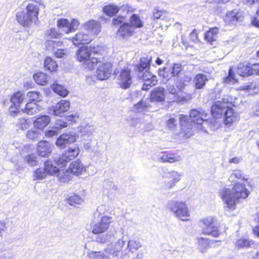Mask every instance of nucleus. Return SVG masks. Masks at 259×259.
Returning <instances> with one entry per match:
<instances>
[{
	"mask_svg": "<svg viewBox=\"0 0 259 259\" xmlns=\"http://www.w3.org/2000/svg\"><path fill=\"white\" fill-rule=\"evenodd\" d=\"M222 101H217L211 107L212 115L215 118L221 117L228 107V101L226 99H222Z\"/></svg>",
	"mask_w": 259,
	"mask_h": 259,
	"instance_id": "obj_14",
	"label": "nucleus"
},
{
	"mask_svg": "<svg viewBox=\"0 0 259 259\" xmlns=\"http://www.w3.org/2000/svg\"><path fill=\"white\" fill-rule=\"evenodd\" d=\"M76 135L74 132H70L61 135L56 141V145L61 148H64L67 144L74 142L76 141Z\"/></svg>",
	"mask_w": 259,
	"mask_h": 259,
	"instance_id": "obj_15",
	"label": "nucleus"
},
{
	"mask_svg": "<svg viewBox=\"0 0 259 259\" xmlns=\"http://www.w3.org/2000/svg\"><path fill=\"white\" fill-rule=\"evenodd\" d=\"M152 57L151 56H146L141 58L140 63L136 66V71L138 72V76L140 79H143L144 81L147 80L153 81L155 79L157 82V77L152 75L148 70L150 62L152 61Z\"/></svg>",
	"mask_w": 259,
	"mask_h": 259,
	"instance_id": "obj_7",
	"label": "nucleus"
},
{
	"mask_svg": "<svg viewBox=\"0 0 259 259\" xmlns=\"http://www.w3.org/2000/svg\"><path fill=\"white\" fill-rule=\"evenodd\" d=\"M159 76L162 77L163 81L168 80L173 76L170 68L164 67L159 68L158 71Z\"/></svg>",
	"mask_w": 259,
	"mask_h": 259,
	"instance_id": "obj_37",
	"label": "nucleus"
},
{
	"mask_svg": "<svg viewBox=\"0 0 259 259\" xmlns=\"http://www.w3.org/2000/svg\"><path fill=\"white\" fill-rule=\"evenodd\" d=\"M45 35L47 39H48L46 44L47 46L49 48L51 46H52L53 48H55L56 46H59L60 44V41H55L52 40H49V38H58L60 36L61 33L57 31L55 28H51L47 30L45 32ZM50 49V48H49Z\"/></svg>",
	"mask_w": 259,
	"mask_h": 259,
	"instance_id": "obj_19",
	"label": "nucleus"
},
{
	"mask_svg": "<svg viewBox=\"0 0 259 259\" xmlns=\"http://www.w3.org/2000/svg\"><path fill=\"white\" fill-rule=\"evenodd\" d=\"M167 14V13L165 10L163 9L160 10L158 8H155L153 11V16L155 19H163Z\"/></svg>",
	"mask_w": 259,
	"mask_h": 259,
	"instance_id": "obj_51",
	"label": "nucleus"
},
{
	"mask_svg": "<svg viewBox=\"0 0 259 259\" xmlns=\"http://www.w3.org/2000/svg\"><path fill=\"white\" fill-rule=\"evenodd\" d=\"M192 78L189 75L178 76L175 80V84L177 88L182 91L191 81Z\"/></svg>",
	"mask_w": 259,
	"mask_h": 259,
	"instance_id": "obj_29",
	"label": "nucleus"
},
{
	"mask_svg": "<svg viewBox=\"0 0 259 259\" xmlns=\"http://www.w3.org/2000/svg\"><path fill=\"white\" fill-rule=\"evenodd\" d=\"M25 95L22 92L19 91L14 93L11 97L10 101L13 104V105H17L19 106L24 100Z\"/></svg>",
	"mask_w": 259,
	"mask_h": 259,
	"instance_id": "obj_38",
	"label": "nucleus"
},
{
	"mask_svg": "<svg viewBox=\"0 0 259 259\" xmlns=\"http://www.w3.org/2000/svg\"><path fill=\"white\" fill-rule=\"evenodd\" d=\"M70 102L66 100H62L52 107L51 110L55 115L61 116L65 112L70 108Z\"/></svg>",
	"mask_w": 259,
	"mask_h": 259,
	"instance_id": "obj_17",
	"label": "nucleus"
},
{
	"mask_svg": "<svg viewBox=\"0 0 259 259\" xmlns=\"http://www.w3.org/2000/svg\"><path fill=\"white\" fill-rule=\"evenodd\" d=\"M71 172L76 175H79L86 171V167L79 160L73 161L69 165Z\"/></svg>",
	"mask_w": 259,
	"mask_h": 259,
	"instance_id": "obj_27",
	"label": "nucleus"
},
{
	"mask_svg": "<svg viewBox=\"0 0 259 259\" xmlns=\"http://www.w3.org/2000/svg\"><path fill=\"white\" fill-rule=\"evenodd\" d=\"M79 25V22L78 20L73 19L71 22H69V28H67V32H72L76 30Z\"/></svg>",
	"mask_w": 259,
	"mask_h": 259,
	"instance_id": "obj_59",
	"label": "nucleus"
},
{
	"mask_svg": "<svg viewBox=\"0 0 259 259\" xmlns=\"http://www.w3.org/2000/svg\"><path fill=\"white\" fill-rule=\"evenodd\" d=\"M17 125L19 128L22 130H26L28 128L29 123L26 119L21 118L19 119Z\"/></svg>",
	"mask_w": 259,
	"mask_h": 259,
	"instance_id": "obj_61",
	"label": "nucleus"
},
{
	"mask_svg": "<svg viewBox=\"0 0 259 259\" xmlns=\"http://www.w3.org/2000/svg\"><path fill=\"white\" fill-rule=\"evenodd\" d=\"M98 235L97 236L96 238V241L105 243L107 242L110 241L112 240V238L114 237V234L112 233H107L106 234H98Z\"/></svg>",
	"mask_w": 259,
	"mask_h": 259,
	"instance_id": "obj_41",
	"label": "nucleus"
},
{
	"mask_svg": "<svg viewBox=\"0 0 259 259\" xmlns=\"http://www.w3.org/2000/svg\"><path fill=\"white\" fill-rule=\"evenodd\" d=\"M191 99V96L190 95H187L186 96H180L178 94L172 98L171 101L178 103L187 102Z\"/></svg>",
	"mask_w": 259,
	"mask_h": 259,
	"instance_id": "obj_54",
	"label": "nucleus"
},
{
	"mask_svg": "<svg viewBox=\"0 0 259 259\" xmlns=\"http://www.w3.org/2000/svg\"><path fill=\"white\" fill-rule=\"evenodd\" d=\"M237 73L241 76L252 75L251 65L248 62L240 63L237 69Z\"/></svg>",
	"mask_w": 259,
	"mask_h": 259,
	"instance_id": "obj_28",
	"label": "nucleus"
},
{
	"mask_svg": "<svg viewBox=\"0 0 259 259\" xmlns=\"http://www.w3.org/2000/svg\"><path fill=\"white\" fill-rule=\"evenodd\" d=\"M44 67L50 71H55L58 65L56 62L50 57H47L44 61Z\"/></svg>",
	"mask_w": 259,
	"mask_h": 259,
	"instance_id": "obj_44",
	"label": "nucleus"
},
{
	"mask_svg": "<svg viewBox=\"0 0 259 259\" xmlns=\"http://www.w3.org/2000/svg\"><path fill=\"white\" fill-rule=\"evenodd\" d=\"M191 122L188 121L187 116L180 115V124L184 136L189 138L194 134L195 131L202 130V123L207 120V113L202 109H193L190 112Z\"/></svg>",
	"mask_w": 259,
	"mask_h": 259,
	"instance_id": "obj_1",
	"label": "nucleus"
},
{
	"mask_svg": "<svg viewBox=\"0 0 259 259\" xmlns=\"http://www.w3.org/2000/svg\"><path fill=\"white\" fill-rule=\"evenodd\" d=\"M157 82H156L155 79L153 80V81L147 80L144 81V83L142 87V90H148L152 86H154L156 84Z\"/></svg>",
	"mask_w": 259,
	"mask_h": 259,
	"instance_id": "obj_63",
	"label": "nucleus"
},
{
	"mask_svg": "<svg viewBox=\"0 0 259 259\" xmlns=\"http://www.w3.org/2000/svg\"><path fill=\"white\" fill-rule=\"evenodd\" d=\"M50 122V117L48 115H42L34 121V125L38 129L42 130L46 127Z\"/></svg>",
	"mask_w": 259,
	"mask_h": 259,
	"instance_id": "obj_32",
	"label": "nucleus"
},
{
	"mask_svg": "<svg viewBox=\"0 0 259 259\" xmlns=\"http://www.w3.org/2000/svg\"><path fill=\"white\" fill-rule=\"evenodd\" d=\"M37 150L40 156H48L51 152V144L46 141H41L37 144Z\"/></svg>",
	"mask_w": 259,
	"mask_h": 259,
	"instance_id": "obj_23",
	"label": "nucleus"
},
{
	"mask_svg": "<svg viewBox=\"0 0 259 259\" xmlns=\"http://www.w3.org/2000/svg\"><path fill=\"white\" fill-rule=\"evenodd\" d=\"M118 84L123 89L130 88L132 83L131 71L127 68L121 69L117 76Z\"/></svg>",
	"mask_w": 259,
	"mask_h": 259,
	"instance_id": "obj_10",
	"label": "nucleus"
},
{
	"mask_svg": "<svg viewBox=\"0 0 259 259\" xmlns=\"http://www.w3.org/2000/svg\"><path fill=\"white\" fill-rule=\"evenodd\" d=\"M235 178L243 181H247L248 178L247 176L245 175L244 173L239 169H235L233 171V173L230 175L229 178L230 181H233Z\"/></svg>",
	"mask_w": 259,
	"mask_h": 259,
	"instance_id": "obj_40",
	"label": "nucleus"
},
{
	"mask_svg": "<svg viewBox=\"0 0 259 259\" xmlns=\"http://www.w3.org/2000/svg\"><path fill=\"white\" fill-rule=\"evenodd\" d=\"M249 241L245 239H240L237 241L236 246L239 248L247 247L249 246Z\"/></svg>",
	"mask_w": 259,
	"mask_h": 259,
	"instance_id": "obj_62",
	"label": "nucleus"
},
{
	"mask_svg": "<svg viewBox=\"0 0 259 259\" xmlns=\"http://www.w3.org/2000/svg\"><path fill=\"white\" fill-rule=\"evenodd\" d=\"M165 97V90L163 88L161 87L156 88L151 92L150 94V99L152 102H163Z\"/></svg>",
	"mask_w": 259,
	"mask_h": 259,
	"instance_id": "obj_22",
	"label": "nucleus"
},
{
	"mask_svg": "<svg viewBox=\"0 0 259 259\" xmlns=\"http://www.w3.org/2000/svg\"><path fill=\"white\" fill-rule=\"evenodd\" d=\"M98 64L96 71V76L101 80L108 78L111 73V64L109 62L102 63L98 61L96 64Z\"/></svg>",
	"mask_w": 259,
	"mask_h": 259,
	"instance_id": "obj_12",
	"label": "nucleus"
},
{
	"mask_svg": "<svg viewBox=\"0 0 259 259\" xmlns=\"http://www.w3.org/2000/svg\"><path fill=\"white\" fill-rule=\"evenodd\" d=\"M166 127L169 130H175L177 127V119L173 117L170 118L166 122Z\"/></svg>",
	"mask_w": 259,
	"mask_h": 259,
	"instance_id": "obj_56",
	"label": "nucleus"
},
{
	"mask_svg": "<svg viewBox=\"0 0 259 259\" xmlns=\"http://www.w3.org/2000/svg\"><path fill=\"white\" fill-rule=\"evenodd\" d=\"M219 32V28L217 27L211 28L205 34V39L208 42L211 43L215 41L218 36Z\"/></svg>",
	"mask_w": 259,
	"mask_h": 259,
	"instance_id": "obj_34",
	"label": "nucleus"
},
{
	"mask_svg": "<svg viewBox=\"0 0 259 259\" xmlns=\"http://www.w3.org/2000/svg\"><path fill=\"white\" fill-rule=\"evenodd\" d=\"M39 11L38 6L32 3L29 4L26 8L25 11L18 12L17 14V20L22 26L30 27L37 21Z\"/></svg>",
	"mask_w": 259,
	"mask_h": 259,
	"instance_id": "obj_4",
	"label": "nucleus"
},
{
	"mask_svg": "<svg viewBox=\"0 0 259 259\" xmlns=\"http://www.w3.org/2000/svg\"><path fill=\"white\" fill-rule=\"evenodd\" d=\"M82 202L83 199L76 195L70 196L67 200V203L72 206L76 204H80Z\"/></svg>",
	"mask_w": 259,
	"mask_h": 259,
	"instance_id": "obj_55",
	"label": "nucleus"
},
{
	"mask_svg": "<svg viewBox=\"0 0 259 259\" xmlns=\"http://www.w3.org/2000/svg\"><path fill=\"white\" fill-rule=\"evenodd\" d=\"M57 26L61 29L62 31L65 33H68L70 32H67V28H69V22L66 19H61L58 20L57 21Z\"/></svg>",
	"mask_w": 259,
	"mask_h": 259,
	"instance_id": "obj_48",
	"label": "nucleus"
},
{
	"mask_svg": "<svg viewBox=\"0 0 259 259\" xmlns=\"http://www.w3.org/2000/svg\"><path fill=\"white\" fill-rule=\"evenodd\" d=\"M47 176V172L45 168H39L34 171L33 179L34 180H41Z\"/></svg>",
	"mask_w": 259,
	"mask_h": 259,
	"instance_id": "obj_47",
	"label": "nucleus"
},
{
	"mask_svg": "<svg viewBox=\"0 0 259 259\" xmlns=\"http://www.w3.org/2000/svg\"><path fill=\"white\" fill-rule=\"evenodd\" d=\"M67 122L64 121L62 119H57L55 121L54 128L57 130H61L64 127H67Z\"/></svg>",
	"mask_w": 259,
	"mask_h": 259,
	"instance_id": "obj_60",
	"label": "nucleus"
},
{
	"mask_svg": "<svg viewBox=\"0 0 259 259\" xmlns=\"http://www.w3.org/2000/svg\"><path fill=\"white\" fill-rule=\"evenodd\" d=\"M149 107V105L146 101L141 100L135 106V110L137 112H144Z\"/></svg>",
	"mask_w": 259,
	"mask_h": 259,
	"instance_id": "obj_49",
	"label": "nucleus"
},
{
	"mask_svg": "<svg viewBox=\"0 0 259 259\" xmlns=\"http://www.w3.org/2000/svg\"><path fill=\"white\" fill-rule=\"evenodd\" d=\"M134 32V28L128 23H123L119 28L117 36L122 39H127Z\"/></svg>",
	"mask_w": 259,
	"mask_h": 259,
	"instance_id": "obj_16",
	"label": "nucleus"
},
{
	"mask_svg": "<svg viewBox=\"0 0 259 259\" xmlns=\"http://www.w3.org/2000/svg\"><path fill=\"white\" fill-rule=\"evenodd\" d=\"M98 142L96 140L90 139L85 141L84 143V147L88 152L93 151L97 145Z\"/></svg>",
	"mask_w": 259,
	"mask_h": 259,
	"instance_id": "obj_52",
	"label": "nucleus"
},
{
	"mask_svg": "<svg viewBox=\"0 0 259 259\" xmlns=\"http://www.w3.org/2000/svg\"><path fill=\"white\" fill-rule=\"evenodd\" d=\"M209 247V241L207 239L199 238L198 239V248L202 252L206 251Z\"/></svg>",
	"mask_w": 259,
	"mask_h": 259,
	"instance_id": "obj_46",
	"label": "nucleus"
},
{
	"mask_svg": "<svg viewBox=\"0 0 259 259\" xmlns=\"http://www.w3.org/2000/svg\"><path fill=\"white\" fill-rule=\"evenodd\" d=\"M107 207L103 205L99 206L94 212V219L98 221L92 226V232L94 234H101L106 232L112 222V217L108 215Z\"/></svg>",
	"mask_w": 259,
	"mask_h": 259,
	"instance_id": "obj_3",
	"label": "nucleus"
},
{
	"mask_svg": "<svg viewBox=\"0 0 259 259\" xmlns=\"http://www.w3.org/2000/svg\"><path fill=\"white\" fill-rule=\"evenodd\" d=\"M112 249L108 247L103 250L95 251H90L87 253V256L91 259H110Z\"/></svg>",
	"mask_w": 259,
	"mask_h": 259,
	"instance_id": "obj_18",
	"label": "nucleus"
},
{
	"mask_svg": "<svg viewBox=\"0 0 259 259\" xmlns=\"http://www.w3.org/2000/svg\"><path fill=\"white\" fill-rule=\"evenodd\" d=\"M224 123L225 124H230L238 120L239 116L237 113L228 106L224 113Z\"/></svg>",
	"mask_w": 259,
	"mask_h": 259,
	"instance_id": "obj_21",
	"label": "nucleus"
},
{
	"mask_svg": "<svg viewBox=\"0 0 259 259\" xmlns=\"http://www.w3.org/2000/svg\"><path fill=\"white\" fill-rule=\"evenodd\" d=\"M92 39L93 38L82 29L81 31L77 33L72 38V41L74 45L77 46L79 44H88Z\"/></svg>",
	"mask_w": 259,
	"mask_h": 259,
	"instance_id": "obj_20",
	"label": "nucleus"
},
{
	"mask_svg": "<svg viewBox=\"0 0 259 259\" xmlns=\"http://www.w3.org/2000/svg\"><path fill=\"white\" fill-rule=\"evenodd\" d=\"M159 159L162 162L174 163L181 161L182 157L180 155H175L174 154L163 153L160 156Z\"/></svg>",
	"mask_w": 259,
	"mask_h": 259,
	"instance_id": "obj_33",
	"label": "nucleus"
},
{
	"mask_svg": "<svg viewBox=\"0 0 259 259\" xmlns=\"http://www.w3.org/2000/svg\"><path fill=\"white\" fill-rule=\"evenodd\" d=\"M174 76L178 75L183 69L182 64L181 63H174L170 68Z\"/></svg>",
	"mask_w": 259,
	"mask_h": 259,
	"instance_id": "obj_57",
	"label": "nucleus"
},
{
	"mask_svg": "<svg viewBox=\"0 0 259 259\" xmlns=\"http://www.w3.org/2000/svg\"><path fill=\"white\" fill-rule=\"evenodd\" d=\"M58 174V179L61 182L66 183L68 182L70 179V174L67 171H66L65 172H63L61 173L59 171Z\"/></svg>",
	"mask_w": 259,
	"mask_h": 259,
	"instance_id": "obj_58",
	"label": "nucleus"
},
{
	"mask_svg": "<svg viewBox=\"0 0 259 259\" xmlns=\"http://www.w3.org/2000/svg\"><path fill=\"white\" fill-rule=\"evenodd\" d=\"M44 168L45 171L48 174L51 175H55L59 172V168L52 164V162L50 161H47L45 163Z\"/></svg>",
	"mask_w": 259,
	"mask_h": 259,
	"instance_id": "obj_39",
	"label": "nucleus"
},
{
	"mask_svg": "<svg viewBox=\"0 0 259 259\" xmlns=\"http://www.w3.org/2000/svg\"><path fill=\"white\" fill-rule=\"evenodd\" d=\"M242 17L241 12H239L238 10H234L227 14L225 20L227 22L235 23L237 21H242Z\"/></svg>",
	"mask_w": 259,
	"mask_h": 259,
	"instance_id": "obj_25",
	"label": "nucleus"
},
{
	"mask_svg": "<svg viewBox=\"0 0 259 259\" xmlns=\"http://www.w3.org/2000/svg\"><path fill=\"white\" fill-rule=\"evenodd\" d=\"M126 241L124 237H122L121 238L119 239L114 245H111L110 247L112 249L111 254L113 256L117 255V253L120 251H122V253H124V249H125V246L126 244Z\"/></svg>",
	"mask_w": 259,
	"mask_h": 259,
	"instance_id": "obj_26",
	"label": "nucleus"
},
{
	"mask_svg": "<svg viewBox=\"0 0 259 259\" xmlns=\"http://www.w3.org/2000/svg\"><path fill=\"white\" fill-rule=\"evenodd\" d=\"M183 173L175 170L165 172L162 176V187L164 189H172L182 179Z\"/></svg>",
	"mask_w": 259,
	"mask_h": 259,
	"instance_id": "obj_9",
	"label": "nucleus"
},
{
	"mask_svg": "<svg viewBox=\"0 0 259 259\" xmlns=\"http://www.w3.org/2000/svg\"><path fill=\"white\" fill-rule=\"evenodd\" d=\"M142 246L141 242L137 239H130L126 243L124 249V254L131 252L134 253Z\"/></svg>",
	"mask_w": 259,
	"mask_h": 259,
	"instance_id": "obj_24",
	"label": "nucleus"
},
{
	"mask_svg": "<svg viewBox=\"0 0 259 259\" xmlns=\"http://www.w3.org/2000/svg\"><path fill=\"white\" fill-rule=\"evenodd\" d=\"M27 97L29 99L30 102H39L41 101L42 95L37 91H31L27 93Z\"/></svg>",
	"mask_w": 259,
	"mask_h": 259,
	"instance_id": "obj_45",
	"label": "nucleus"
},
{
	"mask_svg": "<svg viewBox=\"0 0 259 259\" xmlns=\"http://www.w3.org/2000/svg\"><path fill=\"white\" fill-rule=\"evenodd\" d=\"M96 53L97 51L95 47L82 46L77 50L76 55L78 61L82 62L85 67L91 70L98 62V59L92 56L93 54Z\"/></svg>",
	"mask_w": 259,
	"mask_h": 259,
	"instance_id": "obj_6",
	"label": "nucleus"
},
{
	"mask_svg": "<svg viewBox=\"0 0 259 259\" xmlns=\"http://www.w3.org/2000/svg\"><path fill=\"white\" fill-rule=\"evenodd\" d=\"M223 81L226 84H234L237 82V79L235 76V74L232 72V67H230L229 71V74L227 77L224 78Z\"/></svg>",
	"mask_w": 259,
	"mask_h": 259,
	"instance_id": "obj_53",
	"label": "nucleus"
},
{
	"mask_svg": "<svg viewBox=\"0 0 259 259\" xmlns=\"http://www.w3.org/2000/svg\"><path fill=\"white\" fill-rule=\"evenodd\" d=\"M40 110L41 107L39 106L35 102H29L26 104L23 111L29 115H34L38 113Z\"/></svg>",
	"mask_w": 259,
	"mask_h": 259,
	"instance_id": "obj_30",
	"label": "nucleus"
},
{
	"mask_svg": "<svg viewBox=\"0 0 259 259\" xmlns=\"http://www.w3.org/2000/svg\"><path fill=\"white\" fill-rule=\"evenodd\" d=\"M167 209L172 212L174 216L184 222L188 221L190 213L188 205L185 201L170 200L166 204Z\"/></svg>",
	"mask_w": 259,
	"mask_h": 259,
	"instance_id": "obj_5",
	"label": "nucleus"
},
{
	"mask_svg": "<svg viewBox=\"0 0 259 259\" xmlns=\"http://www.w3.org/2000/svg\"><path fill=\"white\" fill-rule=\"evenodd\" d=\"M252 75H259V63L251 65Z\"/></svg>",
	"mask_w": 259,
	"mask_h": 259,
	"instance_id": "obj_64",
	"label": "nucleus"
},
{
	"mask_svg": "<svg viewBox=\"0 0 259 259\" xmlns=\"http://www.w3.org/2000/svg\"><path fill=\"white\" fill-rule=\"evenodd\" d=\"M199 223L203 234L210 235L214 237L220 235L219 225L215 217L208 216L203 218L200 220Z\"/></svg>",
	"mask_w": 259,
	"mask_h": 259,
	"instance_id": "obj_8",
	"label": "nucleus"
},
{
	"mask_svg": "<svg viewBox=\"0 0 259 259\" xmlns=\"http://www.w3.org/2000/svg\"><path fill=\"white\" fill-rule=\"evenodd\" d=\"M82 27L83 30L86 31L93 39L101 31L100 23L95 20H91L86 22L83 25Z\"/></svg>",
	"mask_w": 259,
	"mask_h": 259,
	"instance_id": "obj_13",
	"label": "nucleus"
},
{
	"mask_svg": "<svg viewBox=\"0 0 259 259\" xmlns=\"http://www.w3.org/2000/svg\"><path fill=\"white\" fill-rule=\"evenodd\" d=\"M249 194V191L243 183H236L231 191L229 189L224 188L220 192V196L225 202L227 207L234 210L236 203L240 198H247Z\"/></svg>",
	"mask_w": 259,
	"mask_h": 259,
	"instance_id": "obj_2",
	"label": "nucleus"
},
{
	"mask_svg": "<svg viewBox=\"0 0 259 259\" xmlns=\"http://www.w3.org/2000/svg\"><path fill=\"white\" fill-rule=\"evenodd\" d=\"M131 26L135 28H141L143 26V23L141 20L140 17L136 14H133L130 18V23Z\"/></svg>",
	"mask_w": 259,
	"mask_h": 259,
	"instance_id": "obj_42",
	"label": "nucleus"
},
{
	"mask_svg": "<svg viewBox=\"0 0 259 259\" xmlns=\"http://www.w3.org/2000/svg\"><path fill=\"white\" fill-rule=\"evenodd\" d=\"M25 160L30 166H35L38 163V157L34 154L27 155L25 158Z\"/></svg>",
	"mask_w": 259,
	"mask_h": 259,
	"instance_id": "obj_50",
	"label": "nucleus"
},
{
	"mask_svg": "<svg viewBox=\"0 0 259 259\" xmlns=\"http://www.w3.org/2000/svg\"><path fill=\"white\" fill-rule=\"evenodd\" d=\"M208 81L207 76L203 74H198L193 79V82L196 89H202Z\"/></svg>",
	"mask_w": 259,
	"mask_h": 259,
	"instance_id": "obj_31",
	"label": "nucleus"
},
{
	"mask_svg": "<svg viewBox=\"0 0 259 259\" xmlns=\"http://www.w3.org/2000/svg\"><path fill=\"white\" fill-rule=\"evenodd\" d=\"M35 81L39 85H45L48 82V77L42 72H37L33 75Z\"/></svg>",
	"mask_w": 259,
	"mask_h": 259,
	"instance_id": "obj_35",
	"label": "nucleus"
},
{
	"mask_svg": "<svg viewBox=\"0 0 259 259\" xmlns=\"http://www.w3.org/2000/svg\"><path fill=\"white\" fill-rule=\"evenodd\" d=\"M52 89L55 93L63 97H66L68 94V91L64 86L57 83L53 84Z\"/></svg>",
	"mask_w": 259,
	"mask_h": 259,
	"instance_id": "obj_36",
	"label": "nucleus"
},
{
	"mask_svg": "<svg viewBox=\"0 0 259 259\" xmlns=\"http://www.w3.org/2000/svg\"><path fill=\"white\" fill-rule=\"evenodd\" d=\"M103 10L104 12L107 15L109 16H112L118 12L119 9L116 6L114 5H109L104 6Z\"/></svg>",
	"mask_w": 259,
	"mask_h": 259,
	"instance_id": "obj_43",
	"label": "nucleus"
},
{
	"mask_svg": "<svg viewBox=\"0 0 259 259\" xmlns=\"http://www.w3.org/2000/svg\"><path fill=\"white\" fill-rule=\"evenodd\" d=\"M79 152L80 150L78 147H70L59 158L57 163L58 165L64 166L67 162L76 157Z\"/></svg>",
	"mask_w": 259,
	"mask_h": 259,
	"instance_id": "obj_11",
	"label": "nucleus"
}]
</instances>
